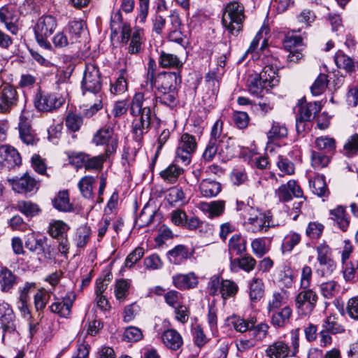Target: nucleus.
I'll return each instance as SVG.
<instances>
[{
  "label": "nucleus",
  "instance_id": "a19ab883",
  "mask_svg": "<svg viewBox=\"0 0 358 358\" xmlns=\"http://www.w3.org/2000/svg\"><path fill=\"white\" fill-rule=\"evenodd\" d=\"M264 294V284L262 279L253 278L249 282V296L252 301L260 300Z\"/></svg>",
  "mask_w": 358,
  "mask_h": 358
},
{
  "label": "nucleus",
  "instance_id": "4468645a",
  "mask_svg": "<svg viewBox=\"0 0 358 358\" xmlns=\"http://www.w3.org/2000/svg\"><path fill=\"white\" fill-rule=\"evenodd\" d=\"M262 60L265 66L259 74L262 76V79L266 80L269 87L271 88L277 85L279 82L278 76L279 62L276 58L272 56H265Z\"/></svg>",
  "mask_w": 358,
  "mask_h": 358
},
{
  "label": "nucleus",
  "instance_id": "de8ad7c7",
  "mask_svg": "<svg viewBox=\"0 0 358 358\" xmlns=\"http://www.w3.org/2000/svg\"><path fill=\"white\" fill-rule=\"evenodd\" d=\"M155 210L149 207L145 206L139 216L136 220V224L139 227H144L152 223L155 217Z\"/></svg>",
  "mask_w": 358,
  "mask_h": 358
},
{
  "label": "nucleus",
  "instance_id": "c9c22d12",
  "mask_svg": "<svg viewBox=\"0 0 358 358\" xmlns=\"http://www.w3.org/2000/svg\"><path fill=\"white\" fill-rule=\"evenodd\" d=\"M143 31L136 28L132 31V36L129 38L130 43L128 46V52L130 54H139L142 50L143 43Z\"/></svg>",
  "mask_w": 358,
  "mask_h": 358
},
{
  "label": "nucleus",
  "instance_id": "4c0bfd02",
  "mask_svg": "<svg viewBox=\"0 0 358 358\" xmlns=\"http://www.w3.org/2000/svg\"><path fill=\"white\" fill-rule=\"evenodd\" d=\"M228 250L231 254L241 255L246 250V241L241 234H234L229 241Z\"/></svg>",
  "mask_w": 358,
  "mask_h": 358
},
{
  "label": "nucleus",
  "instance_id": "a211bd4d",
  "mask_svg": "<svg viewBox=\"0 0 358 358\" xmlns=\"http://www.w3.org/2000/svg\"><path fill=\"white\" fill-rule=\"evenodd\" d=\"M76 296L74 292H69L64 297L55 299L50 306V310L58 314L60 317H68L71 315V308Z\"/></svg>",
  "mask_w": 358,
  "mask_h": 358
},
{
  "label": "nucleus",
  "instance_id": "bb28decb",
  "mask_svg": "<svg viewBox=\"0 0 358 358\" xmlns=\"http://www.w3.org/2000/svg\"><path fill=\"white\" fill-rule=\"evenodd\" d=\"M247 87L248 91L255 96L260 95L264 89L269 87L267 82L262 79L259 73H252L248 76Z\"/></svg>",
  "mask_w": 358,
  "mask_h": 358
},
{
  "label": "nucleus",
  "instance_id": "9b49d317",
  "mask_svg": "<svg viewBox=\"0 0 358 358\" xmlns=\"http://www.w3.org/2000/svg\"><path fill=\"white\" fill-rule=\"evenodd\" d=\"M317 299V294L313 289H303L296 296L295 306L301 315H309L315 308Z\"/></svg>",
  "mask_w": 358,
  "mask_h": 358
},
{
  "label": "nucleus",
  "instance_id": "f704fd0d",
  "mask_svg": "<svg viewBox=\"0 0 358 358\" xmlns=\"http://www.w3.org/2000/svg\"><path fill=\"white\" fill-rule=\"evenodd\" d=\"M53 206L59 211L70 212L73 210V206L70 203L67 191H60L52 200Z\"/></svg>",
  "mask_w": 358,
  "mask_h": 358
},
{
  "label": "nucleus",
  "instance_id": "ddd939ff",
  "mask_svg": "<svg viewBox=\"0 0 358 358\" xmlns=\"http://www.w3.org/2000/svg\"><path fill=\"white\" fill-rule=\"evenodd\" d=\"M83 92H97L101 90V76L98 68L94 64H87L85 66L82 82Z\"/></svg>",
  "mask_w": 358,
  "mask_h": 358
},
{
  "label": "nucleus",
  "instance_id": "7c9ffc66",
  "mask_svg": "<svg viewBox=\"0 0 358 358\" xmlns=\"http://www.w3.org/2000/svg\"><path fill=\"white\" fill-rule=\"evenodd\" d=\"M184 62L177 55L162 51L159 58V64L162 68L179 69L182 67Z\"/></svg>",
  "mask_w": 358,
  "mask_h": 358
},
{
  "label": "nucleus",
  "instance_id": "e433bc0d",
  "mask_svg": "<svg viewBox=\"0 0 358 358\" xmlns=\"http://www.w3.org/2000/svg\"><path fill=\"white\" fill-rule=\"evenodd\" d=\"M15 282L16 277L10 270L6 267L0 269V286L2 292H9Z\"/></svg>",
  "mask_w": 358,
  "mask_h": 358
},
{
  "label": "nucleus",
  "instance_id": "4be33fe9",
  "mask_svg": "<svg viewBox=\"0 0 358 358\" xmlns=\"http://www.w3.org/2000/svg\"><path fill=\"white\" fill-rule=\"evenodd\" d=\"M271 317V322L275 327H284L290 323L292 310L289 306L268 313Z\"/></svg>",
  "mask_w": 358,
  "mask_h": 358
},
{
  "label": "nucleus",
  "instance_id": "052dcab7",
  "mask_svg": "<svg viewBox=\"0 0 358 358\" xmlns=\"http://www.w3.org/2000/svg\"><path fill=\"white\" fill-rule=\"evenodd\" d=\"M343 150L345 155L351 157L358 152V134H355L350 136L343 146Z\"/></svg>",
  "mask_w": 358,
  "mask_h": 358
},
{
  "label": "nucleus",
  "instance_id": "c85d7f7f",
  "mask_svg": "<svg viewBox=\"0 0 358 358\" xmlns=\"http://www.w3.org/2000/svg\"><path fill=\"white\" fill-rule=\"evenodd\" d=\"M331 219L334 220L335 224L343 231H347L350 220L345 213V209L342 206H338L335 208L330 210Z\"/></svg>",
  "mask_w": 358,
  "mask_h": 358
},
{
  "label": "nucleus",
  "instance_id": "4d7b16f0",
  "mask_svg": "<svg viewBox=\"0 0 358 358\" xmlns=\"http://www.w3.org/2000/svg\"><path fill=\"white\" fill-rule=\"evenodd\" d=\"M329 162L328 154L313 151L311 154L312 166L317 169L326 166Z\"/></svg>",
  "mask_w": 358,
  "mask_h": 358
},
{
  "label": "nucleus",
  "instance_id": "49530a36",
  "mask_svg": "<svg viewBox=\"0 0 358 358\" xmlns=\"http://www.w3.org/2000/svg\"><path fill=\"white\" fill-rule=\"evenodd\" d=\"M85 24L83 21L73 20L69 22L66 29L71 35V43H76L84 32Z\"/></svg>",
  "mask_w": 358,
  "mask_h": 358
},
{
  "label": "nucleus",
  "instance_id": "864d4df0",
  "mask_svg": "<svg viewBox=\"0 0 358 358\" xmlns=\"http://www.w3.org/2000/svg\"><path fill=\"white\" fill-rule=\"evenodd\" d=\"M231 264H237L241 269L250 272L255 268L256 260L250 255H245L241 258L234 259Z\"/></svg>",
  "mask_w": 358,
  "mask_h": 358
},
{
  "label": "nucleus",
  "instance_id": "603ef678",
  "mask_svg": "<svg viewBox=\"0 0 358 358\" xmlns=\"http://www.w3.org/2000/svg\"><path fill=\"white\" fill-rule=\"evenodd\" d=\"M328 84L327 76L320 74L310 87L313 95L319 96L326 90Z\"/></svg>",
  "mask_w": 358,
  "mask_h": 358
},
{
  "label": "nucleus",
  "instance_id": "ea45409f",
  "mask_svg": "<svg viewBox=\"0 0 358 358\" xmlns=\"http://www.w3.org/2000/svg\"><path fill=\"white\" fill-rule=\"evenodd\" d=\"M183 173V169L178 165L172 164L160 172V176L167 183L176 182Z\"/></svg>",
  "mask_w": 358,
  "mask_h": 358
},
{
  "label": "nucleus",
  "instance_id": "5fc2aeb1",
  "mask_svg": "<svg viewBox=\"0 0 358 358\" xmlns=\"http://www.w3.org/2000/svg\"><path fill=\"white\" fill-rule=\"evenodd\" d=\"M44 243L45 239H38L33 234H30L25 241V247L31 252L40 253L43 251Z\"/></svg>",
  "mask_w": 358,
  "mask_h": 358
},
{
  "label": "nucleus",
  "instance_id": "7ed1b4c3",
  "mask_svg": "<svg viewBox=\"0 0 358 358\" xmlns=\"http://www.w3.org/2000/svg\"><path fill=\"white\" fill-rule=\"evenodd\" d=\"M68 83L57 84L56 91L50 93H40L36 96V108L43 112H51L61 107L69 96Z\"/></svg>",
  "mask_w": 358,
  "mask_h": 358
},
{
  "label": "nucleus",
  "instance_id": "338daca9",
  "mask_svg": "<svg viewBox=\"0 0 358 358\" xmlns=\"http://www.w3.org/2000/svg\"><path fill=\"white\" fill-rule=\"evenodd\" d=\"M129 283L124 279L119 280L116 282L115 286V295L117 299L122 300L129 294Z\"/></svg>",
  "mask_w": 358,
  "mask_h": 358
},
{
  "label": "nucleus",
  "instance_id": "a878e982",
  "mask_svg": "<svg viewBox=\"0 0 358 358\" xmlns=\"http://www.w3.org/2000/svg\"><path fill=\"white\" fill-rule=\"evenodd\" d=\"M287 292L284 289L274 291L268 297L267 301V312L275 311L287 305Z\"/></svg>",
  "mask_w": 358,
  "mask_h": 358
},
{
  "label": "nucleus",
  "instance_id": "13d9d810",
  "mask_svg": "<svg viewBox=\"0 0 358 358\" xmlns=\"http://www.w3.org/2000/svg\"><path fill=\"white\" fill-rule=\"evenodd\" d=\"M110 155H106L104 152L102 155L90 157L87 155V159H86L85 169L88 170L91 169H101L102 168L103 162Z\"/></svg>",
  "mask_w": 358,
  "mask_h": 358
},
{
  "label": "nucleus",
  "instance_id": "72a5a7b5",
  "mask_svg": "<svg viewBox=\"0 0 358 358\" xmlns=\"http://www.w3.org/2000/svg\"><path fill=\"white\" fill-rule=\"evenodd\" d=\"M334 61L337 67L348 73L355 71V62L353 59L345 55L343 51L338 50L334 57Z\"/></svg>",
  "mask_w": 358,
  "mask_h": 358
},
{
  "label": "nucleus",
  "instance_id": "b1692460",
  "mask_svg": "<svg viewBox=\"0 0 358 358\" xmlns=\"http://www.w3.org/2000/svg\"><path fill=\"white\" fill-rule=\"evenodd\" d=\"M162 341L169 349L176 351L183 345V339L180 334L174 329H169L162 334Z\"/></svg>",
  "mask_w": 358,
  "mask_h": 358
},
{
  "label": "nucleus",
  "instance_id": "58836bf2",
  "mask_svg": "<svg viewBox=\"0 0 358 358\" xmlns=\"http://www.w3.org/2000/svg\"><path fill=\"white\" fill-rule=\"evenodd\" d=\"M310 187L312 192L318 196H327L329 192L324 176H316L313 180H310Z\"/></svg>",
  "mask_w": 358,
  "mask_h": 358
},
{
  "label": "nucleus",
  "instance_id": "9d476101",
  "mask_svg": "<svg viewBox=\"0 0 358 358\" xmlns=\"http://www.w3.org/2000/svg\"><path fill=\"white\" fill-rule=\"evenodd\" d=\"M321 110V106L317 102H307L305 99H301L299 101L297 105L294 108L296 113V128L299 129L304 122L310 121L316 113Z\"/></svg>",
  "mask_w": 358,
  "mask_h": 358
},
{
  "label": "nucleus",
  "instance_id": "dca6fc26",
  "mask_svg": "<svg viewBox=\"0 0 358 358\" xmlns=\"http://www.w3.org/2000/svg\"><path fill=\"white\" fill-rule=\"evenodd\" d=\"M0 328L3 331V337L7 334L15 333L16 330L13 310L6 302L0 303Z\"/></svg>",
  "mask_w": 358,
  "mask_h": 358
},
{
  "label": "nucleus",
  "instance_id": "39448f33",
  "mask_svg": "<svg viewBox=\"0 0 358 358\" xmlns=\"http://www.w3.org/2000/svg\"><path fill=\"white\" fill-rule=\"evenodd\" d=\"M57 27L56 18L51 15H44L40 17L34 27V31L37 43L46 50H51L52 45L48 41Z\"/></svg>",
  "mask_w": 358,
  "mask_h": 358
},
{
  "label": "nucleus",
  "instance_id": "aec40b11",
  "mask_svg": "<svg viewBox=\"0 0 358 358\" xmlns=\"http://www.w3.org/2000/svg\"><path fill=\"white\" fill-rule=\"evenodd\" d=\"M17 94L16 90L10 85L6 83L3 86L0 92V113L10 112L11 108L16 105Z\"/></svg>",
  "mask_w": 358,
  "mask_h": 358
},
{
  "label": "nucleus",
  "instance_id": "cd10ccee",
  "mask_svg": "<svg viewBox=\"0 0 358 358\" xmlns=\"http://www.w3.org/2000/svg\"><path fill=\"white\" fill-rule=\"evenodd\" d=\"M289 352L288 345L282 341H275L266 350V355L269 358H286Z\"/></svg>",
  "mask_w": 358,
  "mask_h": 358
},
{
  "label": "nucleus",
  "instance_id": "5701e85b",
  "mask_svg": "<svg viewBox=\"0 0 358 358\" xmlns=\"http://www.w3.org/2000/svg\"><path fill=\"white\" fill-rule=\"evenodd\" d=\"M172 282L173 285L180 290L194 288L199 283L198 277L194 272L176 274L172 277Z\"/></svg>",
  "mask_w": 358,
  "mask_h": 358
},
{
  "label": "nucleus",
  "instance_id": "423d86ee",
  "mask_svg": "<svg viewBox=\"0 0 358 358\" xmlns=\"http://www.w3.org/2000/svg\"><path fill=\"white\" fill-rule=\"evenodd\" d=\"M245 210L248 217L245 224L248 231L252 233L263 232L273 226L269 213H264L250 206L246 207Z\"/></svg>",
  "mask_w": 358,
  "mask_h": 358
},
{
  "label": "nucleus",
  "instance_id": "774afa93",
  "mask_svg": "<svg viewBox=\"0 0 358 358\" xmlns=\"http://www.w3.org/2000/svg\"><path fill=\"white\" fill-rule=\"evenodd\" d=\"M83 124V118L80 115L69 113L66 118V125L72 131H77Z\"/></svg>",
  "mask_w": 358,
  "mask_h": 358
},
{
  "label": "nucleus",
  "instance_id": "6e6552de",
  "mask_svg": "<svg viewBox=\"0 0 358 358\" xmlns=\"http://www.w3.org/2000/svg\"><path fill=\"white\" fill-rule=\"evenodd\" d=\"M197 143L194 136L187 133L181 135L176 150L175 162L187 166L196 150Z\"/></svg>",
  "mask_w": 358,
  "mask_h": 358
},
{
  "label": "nucleus",
  "instance_id": "393cba45",
  "mask_svg": "<svg viewBox=\"0 0 358 358\" xmlns=\"http://www.w3.org/2000/svg\"><path fill=\"white\" fill-rule=\"evenodd\" d=\"M200 209L208 214L209 218L221 216L225 210V201L217 200L210 202H202L200 203Z\"/></svg>",
  "mask_w": 358,
  "mask_h": 358
},
{
  "label": "nucleus",
  "instance_id": "680f3d73",
  "mask_svg": "<svg viewBox=\"0 0 358 358\" xmlns=\"http://www.w3.org/2000/svg\"><path fill=\"white\" fill-rule=\"evenodd\" d=\"M268 330V325L266 323H261L256 327L253 326V327H252L249 336H250L253 339H255V341L258 343L266 338Z\"/></svg>",
  "mask_w": 358,
  "mask_h": 358
},
{
  "label": "nucleus",
  "instance_id": "79ce46f5",
  "mask_svg": "<svg viewBox=\"0 0 358 358\" xmlns=\"http://www.w3.org/2000/svg\"><path fill=\"white\" fill-rule=\"evenodd\" d=\"M315 148L325 154H331L336 150V141L329 136H320L315 141Z\"/></svg>",
  "mask_w": 358,
  "mask_h": 358
},
{
  "label": "nucleus",
  "instance_id": "473e14b6",
  "mask_svg": "<svg viewBox=\"0 0 358 358\" xmlns=\"http://www.w3.org/2000/svg\"><path fill=\"white\" fill-rule=\"evenodd\" d=\"M218 155L224 160H229L234 155V143L231 138L223 137L217 143Z\"/></svg>",
  "mask_w": 358,
  "mask_h": 358
},
{
  "label": "nucleus",
  "instance_id": "1a4fd4ad",
  "mask_svg": "<svg viewBox=\"0 0 358 358\" xmlns=\"http://www.w3.org/2000/svg\"><path fill=\"white\" fill-rule=\"evenodd\" d=\"M92 142L96 145H106L105 153L111 155L116 152L118 145L117 135L110 127H104L96 131Z\"/></svg>",
  "mask_w": 358,
  "mask_h": 358
},
{
  "label": "nucleus",
  "instance_id": "f3484780",
  "mask_svg": "<svg viewBox=\"0 0 358 358\" xmlns=\"http://www.w3.org/2000/svg\"><path fill=\"white\" fill-rule=\"evenodd\" d=\"M21 164L22 158L15 148L8 145L0 147V166L13 169Z\"/></svg>",
  "mask_w": 358,
  "mask_h": 358
},
{
  "label": "nucleus",
  "instance_id": "2eb2a0df",
  "mask_svg": "<svg viewBox=\"0 0 358 358\" xmlns=\"http://www.w3.org/2000/svg\"><path fill=\"white\" fill-rule=\"evenodd\" d=\"M275 196L280 201L287 202L292 199V197L302 198L303 191L297 182L290 180L287 183L281 185L275 192Z\"/></svg>",
  "mask_w": 358,
  "mask_h": 358
},
{
  "label": "nucleus",
  "instance_id": "69168bd1",
  "mask_svg": "<svg viewBox=\"0 0 358 358\" xmlns=\"http://www.w3.org/2000/svg\"><path fill=\"white\" fill-rule=\"evenodd\" d=\"M287 135V128L280 123H273L271 129L267 133V137L270 140L284 138Z\"/></svg>",
  "mask_w": 358,
  "mask_h": 358
},
{
  "label": "nucleus",
  "instance_id": "a18cd8bd",
  "mask_svg": "<svg viewBox=\"0 0 358 358\" xmlns=\"http://www.w3.org/2000/svg\"><path fill=\"white\" fill-rule=\"evenodd\" d=\"M16 209L27 217H34L38 214V206L30 201H20L16 205Z\"/></svg>",
  "mask_w": 358,
  "mask_h": 358
},
{
  "label": "nucleus",
  "instance_id": "2f4dec72",
  "mask_svg": "<svg viewBox=\"0 0 358 358\" xmlns=\"http://www.w3.org/2000/svg\"><path fill=\"white\" fill-rule=\"evenodd\" d=\"M226 322L228 326L233 327L236 331L241 333H244L248 330H250L255 325V322L253 320L247 321L236 315H232L227 317Z\"/></svg>",
  "mask_w": 358,
  "mask_h": 358
},
{
  "label": "nucleus",
  "instance_id": "6ab92c4d",
  "mask_svg": "<svg viewBox=\"0 0 358 358\" xmlns=\"http://www.w3.org/2000/svg\"><path fill=\"white\" fill-rule=\"evenodd\" d=\"M8 182L13 190L19 194H27L37 188L36 181L27 173H24L20 178H8Z\"/></svg>",
  "mask_w": 358,
  "mask_h": 358
},
{
  "label": "nucleus",
  "instance_id": "c756f323",
  "mask_svg": "<svg viewBox=\"0 0 358 358\" xmlns=\"http://www.w3.org/2000/svg\"><path fill=\"white\" fill-rule=\"evenodd\" d=\"M199 190L201 195L204 197L210 198L216 196L221 191V185L217 181L205 179L200 183Z\"/></svg>",
  "mask_w": 358,
  "mask_h": 358
},
{
  "label": "nucleus",
  "instance_id": "412c9836",
  "mask_svg": "<svg viewBox=\"0 0 358 358\" xmlns=\"http://www.w3.org/2000/svg\"><path fill=\"white\" fill-rule=\"evenodd\" d=\"M83 93L87 101L86 108L83 110V113L85 116L92 117L103 108V94L101 91L97 92H83Z\"/></svg>",
  "mask_w": 358,
  "mask_h": 358
},
{
  "label": "nucleus",
  "instance_id": "e2e57ef3",
  "mask_svg": "<svg viewBox=\"0 0 358 358\" xmlns=\"http://www.w3.org/2000/svg\"><path fill=\"white\" fill-rule=\"evenodd\" d=\"M253 253L258 257H263L268 251L266 240L263 238L254 239L251 243Z\"/></svg>",
  "mask_w": 358,
  "mask_h": 358
},
{
  "label": "nucleus",
  "instance_id": "3c124183",
  "mask_svg": "<svg viewBox=\"0 0 358 358\" xmlns=\"http://www.w3.org/2000/svg\"><path fill=\"white\" fill-rule=\"evenodd\" d=\"M94 182V178L92 176H84L78 182L79 189L85 198L90 199L92 196V185Z\"/></svg>",
  "mask_w": 358,
  "mask_h": 358
},
{
  "label": "nucleus",
  "instance_id": "bf43d9fd",
  "mask_svg": "<svg viewBox=\"0 0 358 358\" xmlns=\"http://www.w3.org/2000/svg\"><path fill=\"white\" fill-rule=\"evenodd\" d=\"M257 343L250 336L243 337L236 341V347L238 352L243 353L250 350Z\"/></svg>",
  "mask_w": 358,
  "mask_h": 358
},
{
  "label": "nucleus",
  "instance_id": "0eeeda50",
  "mask_svg": "<svg viewBox=\"0 0 358 358\" xmlns=\"http://www.w3.org/2000/svg\"><path fill=\"white\" fill-rule=\"evenodd\" d=\"M238 286L235 282L220 279L217 275L211 277L207 285V292L210 295H220L224 301L234 298L238 292Z\"/></svg>",
  "mask_w": 358,
  "mask_h": 358
},
{
  "label": "nucleus",
  "instance_id": "09e8293b",
  "mask_svg": "<svg viewBox=\"0 0 358 358\" xmlns=\"http://www.w3.org/2000/svg\"><path fill=\"white\" fill-rule=\"evenodd\" d=\"M301 241V236L296 232H289L283 238L282 243V252H291Z\"/></svg>",
  "mask_w": 358,
  "mask_h": 358
},
{
  "label": "nucleus",
  "instance_id": "8fccbe9b",
  "mask_svg": "<svg viewBox=\"0 0 358 358\" xmlns=\"http://www.w3.org/2000/svg\"><path fill=\"white\" fill-rule=\"evenodd\" d=\"M323 327L325 331L333 334H341L345 331L343 325L338 323L337 318L334 315H330L324 321Z\"/></svg>",
  "mask_w": 358,
  "mask_h": 358
},
{
  "label": "nucleus",
  "instance_id": "6e6d98bb",
  "mask_svg": "<svg viewBox=\"0 0 358 358\" xmlns=\"http://www.w3.org/2000/svg\"><path fill=\"white\" fill-rule=\"evenodd\" d=\"M164 301L167 305L176 308L182 303L183 295L176 290H169L164 294Z\"/></svg>",
  "mask_w": 358,
  "mask_h": 358
},
{
  "label": "nucleus",
  "instance_id": "f8f14e48",
  "mask_svg": "<svg viewBox=\"0 0 358 358\" xmlns=\"http://www.w3.org/2000/svg\"><path fill=\"white\" fill-rule=\"evenodd\" d=\"M0 20L12 34L17 35L20 29L19 13L16 6L9 3L0 8Z\"/></svg>",
  "mask_w": 358,
  "mask_h": 358
},
{
  "label": "nucleus",
  "instance_id": "20e7f679",
  "mask_svg": "<svg viewBox=\"0 0 358 358\" xmlns=\"http://www.w3.org/2000/svg\"><path fill=\"white\" fill-rule=\"evenodd\" d=\"M245 19L243 6L236 1L229 3L222 15V24L231 34L238 33Z\"/></svg>",
  "mask_w": 358,
  "mask_h": 358
},
{
  "label": "nucleus",
  "instance_id": "37998d69",
  "mask_svg": "<svg viewBox=\"0 0 358 358\" xmlns=\"http://www.w3.org/2000/svg\"><path fill=\"white\" fill-rule=\"evenodd\" d=\"M188 255L187 248L182 245H176L168 252L169 261L175 264H180L188 257Z\"/></svg>",
  "mask_w": 358,
  "mask_h": 358
},
{
  "label": "nucleus",
  "instance_id": "f257e3e1",
  "mask_svg": "<svg viewBox=\"0 0 358 358\" xmlns=\"http://www.w3.org/2000/svg\"><path fill=\"white\" fill-rule=\"evenodd\" d=\"M157 102V95L153 92L152 71L148 74L145 84L141 85V91L135 93L129 104V113L134 117L132 132L136 141H141L143 135L148 132Z\"/></svg>",
  "mask_w": 358,
  "mask_h": 358
},
{
  "label": "nucleus",
  "instance_id": "c03bdc74",
  "mask_svg": "<svg viewBox=\"0 0 358 358\" xmlns=\"http://www.w3.org/2000/svg\"><path fill=\"white\" fill-rule=\"evenodd\" d=\"M69 226L61 220H54L50 223L49 234L55 238H62L66 236Z\"/></svg>",
  "mask_w": 358,
  "mask_h": 358
},
{
  "label": "nucleus",
  "instance_id": "0e129e2a",
  "mask_svg": "<svg viewBox=\"0 0 358 358\" xmlns=\"http://www.w3.org/2000/svg\"><path fill=\"white\" fill-rule=\"evenodd\" d=\"M143 338V333L136 327H127L123 334V340L127 342H137Z\"/></svg>",
  "mask_w": 358,
  "mask_h": 358
},
{
  "label": "nucleus",
  "instance_id": "f03ea898",
  "mask_svg": "<svg viewBox=\"0 0 358 358\" xmlns=\"http://www.w3.org/2000/svg\"><path fill=\"white\" fill-rule=\"evenodd\" d=\"M153 71V87H155L159 94L157 96V101L169 107H173L176 104L177 91L176 86L180 83V77L176 72H164L159 73L155 78V70L151 72L148 71V74Z\"/></svg>",
  "mask_w": 358,
  "mask_h": 358
}]
</instances>
